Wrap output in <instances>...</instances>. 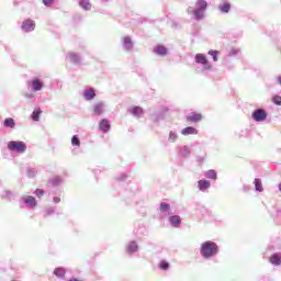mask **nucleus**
I'll return each instance as SVG.
<instances>
[{
	"instance_id": "1",
	"label": "nucleus",
	"mask_w": 281,
	"mask_h": 281,
	"mask_svg": "<svg viewBox=\"0 0 281 281\" xmlns=\"http://www.w3.org/2000/svg\"><path fill=\"white\" fill-rule=\"evenodd\" d=\"M221 254V247L216 241L206 240L200 245V256L204 260H212V258H216Z\"/></svg>"
},
{
	"instance_id": "2",
	"label": "nucleus",
	"mask_w": 281,
	"mask_h": 281,
	"mask_svg": "<svg viewBox=\"0 0 281 281\" xmlns=\"http://www.w3.org/2000/svg\"><path fill=\"white\" fill-rule=\"evenodd\" d=\"M207 10V1L196 0L195 8L189 7L187 12L188 14H193L195 21H202L205 16V11Z\"/></svg>"
},
{
	"instance_id": "3",
	"label": "nucleus",
	"mask_w": 281,
	"mask_h": 281,
	"mask_svg": "<svg viewBox=\"0 0 281 281\" xmlns=\"http://www.w3.org/2000/svg\"><path fill=\"white\" fill-rule=\"evenodd\" d=\"M7 146L11 153H18V155H23L27 150V145L22 140H10Z\"/></svg>"
},
{
	"instance_id": "4",
	"label": "nucleus",
	"mask_w": 281,
	"mask_h": 281,
	"mask_svg": "<svg viewBox=\"0 0 281 281\" xmlns=\"http://www.w3.org/2000/svg\"><path fill=\"white\" fill-rule=\"evenodd\" d=\"M194 60L196 65H202V71H212V64H210V60H207V57L205 55L199 53L195 55Z\"/></svg>"
},
{
	"instance_id": "5",
	"label": "nucleus",
	"mask_w": 281,
	"mask_h": 281,
	"mask_svg": "<svg viewBox=\"0 0 281 281\" xmlns=\"http://www.w3.org/2000/svg\"><path fill=\"white\" fill-rule=\"evenodd\" d=\"M23 205H25L27 210H34V207L38 205V202H36V198L32 195H26L21 198L20 200V207H23Z\"/></svg>"
},
{
	"instance_id": "6",
	"label": "nucleus",
	"mask_w": 281,
	"mask_h": 281,
	"mask_svg": "<svg viewBox=\"0 0 281 281\" xmlns=\"http://www.w3.org/2000/svg\"><path fill=\"white\" fill-rule=\"evenodd\" d=\"M269 114L267 113V111L262 108H258L256 109L252 114L251 117L255 122H265V120H267V116Z\"/></svg>"
},
{
	"instance_id": "7",
	"label": "nucleus",
	"mask_w": 281,
	"mask_h": 281,
	"mask_svg": "<svg viewBox=\"0 0 281 281\" xmlns=\"http://www.w3.org/2000/svg\"><path fill=\"white\" fill-rule=\"evenodd\" d=\"M21 30L25 33L34 32L36 30V22L32 19H26L22 22Z\"/></svg>"
},
{
	"instance_id": "8",
	"label": "nucleus",
	"mask_w": 281,
	"mask_h": 281,
	"mask_svg": "<svg viewBox=\"0 0 281 281\" xmlns=\"http://www.w3.org/2000/svg\"><path fill=\"white\" fill-rule=\"evenodd\" d=\"M122 47L124 52H133V47H135V42L131 36H124L121 38Z\"/></svg>"
},
{
	"instance_id": "9",
	"label": "nucleus",
	"mask_w": 281,
	"mask_h": 281,
	"mask_svg": "<svg viewBox=\"0 0 281 281\" xmlns=\"http://www.w3.org/2000/svg\"><path fill=\"white\" fill-rule=\"evenodd\" d=\"M29 87L32 88V91H42L45 83L38 77H35L29 81Z\"/></svg>"
},
{
	"instance_id": "10",
	"label": "nucleus",
	"mask_w": 281,
	"mask_h": 281,
	"mask_svg": "<svg viewBox=\"0 0 281 281\" xmlns=\"http://www.w3.org/2000/svg\"><path fill=\"white\" fill-rule=\"evenodd\" d=\"M125 251L128 256H133V254H137L139 251V245L135 240H131L125 246Z\"/></svg>"
},
{
	"instance_id": "11",
	"label": "nucleus",
	"mask_w": 281,
	"mask_h": 281,
	"mask_svg": "<svg viewBox=\"0 0 281 281\" xmlns=\"http://www.w3.org/2000/svg\"><path fill=\"white\" fill-rule=\"evenodd\" d=\"M99 128L101 133H104V134L109 133V131H111V121L108 119H102L99 122Z\"/></svg>"
},
{
	"instance_id": "12",
	"label": "nucleus",
	"mask_w": 281,
	"mask_h": 281,
	"mask_svg": "<svg viewBox=\"0 0 281 281\" xmlns=\"http://www.w3.org/2000/svg\"><path fill=\"white\" fill-rule=\"evenodd\" d=\"M211 187L212 183L209 180L203 179L198 181V189L200 190V192H207Z\"/></svg>"
},
{
	"instance_id": "13",
	"label": "nucleus",
	"mask_w": 281,
	"mask_h": 281,
	"mask_svg": "<svg viewBox=\"0 0 281 281\" xmlns=\"http://www.w3.org/2000/svg\"><path fill=\"white\" fill-rule=\"evenodd\" d=\"M104 109H106V104L104 102H98L93 105V115H102L104 113Z\"/></svg>"
},
{
	"instance_id": "14",
	"label": "nucleus",
	"mask_w": 281,
	"mask_h": 281,
	"mask_svg": "<svg viewBox=\"0 0 281 281\" xmlns=\"http://www.w3.org/2000/svg\"><path fill=\"white\" fill-rule=\"evenodd\" d=\"M67 58H69L70 63H74V65H80V63H82V57L77 53H68Z\"/></svg>"
},
{
	"instance_id": "15",
	"label": "nucleus",
	"mask_w": 281,
	"mask_h": 281,
	"mask_svg": "<svg viewBox=\"0 0 281 281\" xmlns=\"http://www.w3.org/2000/svg\"><path fill=\"white\" fill-rule=\"evenodd\" d=\"M95 98V89L89 88L83 91V100L87 102H90V100H93Z\"/></svg>"
},
{
	"instance_id": "16",
	"label": "nucleus",
	"mask_w": 281,
	"mask_h": 281,
	"mask_svg": "<svg viewBox=\"0 0 281 281\" xmlns=\"http://www.w3.org/2000/svg\"><path fill=\"white\" fill-rule=\"evenodd\" d=\"M269 261L274 267H280V265H281V254L280 252L272 254Z\"/></svg>"
},
{
	"instance_id": "17",
	"label": "nucleus",
	"mask_w": 281,
	"mask_h": 281,
	"mask_svg": "<svg viewBox=\"0 0 281 281\" xmlns=\"http://www.w3.org/2000/svg\"><path fill=\"white\" fill-rule=\"evenodd\" d=\"M181 135H184V137H188V135H199V130L192 126H188L181 130Z\"/></svg>"
},
{
	"instance_id": "18",
	"label": "nucleus",
	"mask_w": 281,
	"mask_h": 281,
	"mask_svg": "<svg viewBox=\"0 0 281 281\" xmlns=\"http://www.w3.org/2000/svg\"><path fill=\"white\" fill-rule=\"evenodd\" d=\"M154 54H157V56H168V48L164 45H157L154 48Z\"/></svg>"
},
{
	"instance_id": "19",
	"label": "nucleus",
	"mask_w": 281,
	"mask_h": 281,
	"mask_svg": "<svg viewBox=\"0 0 281 281\" xmlns=\"http://www.w3.org/2000/svg\"><path fill=\"white\" fill-rule=\"evenodd\" d=\"M128 112L134 115V117H140L144 115V109L142 106H134L128 110Z\"/></svg>"
},
{
	"instance_id": "20",
	"label": "nucleus",
	"mask_w": 281,
	"mask_h": 281,
	"mask_svg": "<svg viewBox=\"0 0 281 281\" xmlns=\"http://www.w3.org/2000/svg\"><path fill=\"white\" fill-rule=\"evenodd\" d=\"M218 10L222 14H228L229 10H232V4L229 2H223L218 4Z\"/></svg>"
},
{
	"instance_id": "21",
	"label": "nucleus",
	"mask_w": 281,
	"mask_h": 281,
	"mask_svg": "<svg viewBox=\"0 0 281 281\" xmlns=\"http://www.w3.org/2000/svg\"><path fill=\"white\" fill-rule=\"evenodd\" d=\"M169 223L172 227H179V225H181V216L179 215L170 216Z\"/></svg>"
},
{
	"instance_id": "22",
	"label": "nucleus",
	"mask_w": 281,
	"mask_h": 281,
	"mask_svg": "<svg viewBox=\"0 0 281 281\" xmlns=\"http://www.w3.org/2000/svg\"><path fill=\"white\" fill-rule=\"evenodd\" d=\"M4 128H15L16 122L12 117H7L3 122Z\"/></svg>"
},
{
	"instance_id": "23",
	"label": "nucleus",
	"mask_w": 281,
	"mask_h": 281,
	"mask_svg": "<svg viewBox=\"0 0 281 281\" xmlns=\"http://www.w3.org/2000/svg\"><path fill=\"white\" fill-rule=\"evenodd\" d=\"M202 116L200 113H191L187 116V122H201Z\"/></svg>"
},
{
	"instance_id": "24",
	"label": "nucleus",
	"mask_w": 281,
	"mask_h": 281,
	"mask_svg": "<svg viewBox=\"0 0 281 281\" xmlns=\"http://www.w3.org/2000/svg\"><path fill=\"white\" fill-rule=\"evenodd\" d=\"M204 177L206 179H212L213 181H216L218 179V175L216 173V170L210 169L204 173Z\"/></svg>"
},
{
	"instance_id": "25",
	"label": "nucleus",
	"mask_w": 281,
	"mask_h": 281,
	"mask_svg": "<svg viewBox=\"0 0 281 281\" xmlns=\"http://www.w3.org/2000/svg\"><path fill=\"white\" fill-rule=\"evenodd\" d=\"M179 139V133L177 131H170L168 136L169 144H175Z\"/></svg>"
},
{
	"instance_id": "26",
	"label": "nucleus",
	"mask_w": 281,
	"mask_h": 281,
	"mask_svg": "<svg viewBox=\"0 0 281 281\" xmlns=\"http://www.w3.org/2000/svg\"><path fill=\"white\" fill-rule=\"evenodd\" d=\"M254 184L256 192H265V189L262 188V180H260V178H256L254 180Z\"/></svg>"
},
{
	"instance_id": "27",
	"label": "nucleus",
	"mask_w": 281,
	"mask_h": 281,
	"mask_svg": "<svg viewBox=\"0 0 281 281\" xmlns=\"http://www.w3.org/2000/svg\"><path fill=\"white\" fill-rule=\"evenodd\" d=\"M41 113H43V111L41 110V108H38V109H36V110H34V111L32 112L31 117H32L33 122H40V120H41Z\"/></svg>"
},
{
	"instance_id": "28",
	"label": "nucleus",
	"mask_w": 281,
	"mask_h": 281,
	"mask_svg": "<svg viewBox=\"0 0 281 281\" xmlns=\"http://www.w3.org/2000/svg\"><path fill=\"white\" fill-rule=\"evenodd\" d=\"M79 5L80 8H82V10H86V11L91 10V1L89 0H80Z\"/></svg>"
},
{
	"instance_id": "29",
	"label": "nucleus",
	"mask_w": 281,
	"mask_h": 281,
	"mask_svg": "<svg viewBox=\"0 0 281 281\" xmlns=\"http://www.w3.org/2000/svg\"><path fill=\"white\" fill-rule=\"evenodd\" d=\"M37 170H36V168H34V167H29L27 169H26V177H29V179H34V177H36V175H37Z\"/></svg>"
},
{
	"instance_id": "30",
	"label": "nucleus",
	"mask_w": 281,
	"mask_h": 281,
	"mask_svg": "<svg viewBox=\"0 0 281 281\" xmlns=\"http://www.w3.org/2000/svg\"><path fill=\"white\" fill-rule=\"evenodd\" d=\"M159 211L161 212V214H168V212H170V204L161 202Z\"/></svg>"
},
{
	"instance_id": "31",
	"label": "nucleus",
	"mask_w": 281,
	"mask_h": 281,
	"mask_svg": "<svg viewBox=\"0 0 281 281\" xmlns=\"http://www.w3.org/2000/svg\"><path fill=\"white\" fill-rule=\"evenodd\" d=\"M56 213V206H50L44 210V218H47V216H52V214Z\"/></svg>"
},
{
	"instance_id": "32",
	"label": "nucleus",
	"mask_w": 281,
	"mask_h": 281,
	"mask_svg": "<svg viewBox=\"0 0 281 281\" xmlns=\"http://www.w3.org/2000/svg\"><path fill=\"white\" fill-rule=\"evenodd\" d=\"M65 273H66V271L64 268H56L54 270V276H56V278L63 279V278H65Z\"/></svg>"
},
{
	"instance_id": "33",
	"label": "nucleus",
	"mask_w": 281,
	"mask_h": 281,
	"mask_svg": "<svg viewBox=\"0 0 281 281\" xmlns=\"http://www.w3.org/2000/svg\"><path fill=\"white\" fill-rule=\"evenodd\" d=\"M190 154H191L190 147L188 146H183L179 153L180 157H184V158L188 157Z\"/></svg>"
},
{
	"instance_id": "34",
	"label": "nucleus",
	"mask_w": 281,
	"mask_h": 281,
	"mask_svg": "<svg viewBox=\"0 0 281 281\" xmlns=\"http://www.w3.org/2000/svg\"><path fill=\"white\" fill-rule=\"evenodd\" d=\"M15 194L12 191H4L2 194V199H7V201H12L14 199Z\"/></svg>"
},
{
	"instance_id": "35",
	"label": "nucleus",
	"mask_w": 281,
	"mask_h": 281,
	"mask_svg": "<svg viewBox=\"0 0 281 281\" xmlns=\"http://www.w3.org/2000/svg\"><path fill=\"white\" fill-rule=\"evenodd\" d=\"M159 269H161V271H168V269H170V262L161 260L159 262Z\"/></svg>"
},
{
	"instance_id": "36",
	"label": "nucleus",
	"mask_w": 281,
	"mask_h": 281,
	"mask_svg": "<svg viewBox=\"0 0 281 281\" xmlns=\"http://www.w3.org/2000/svg\"><path fill=\"white\" fill-rule=\"evenodd\" d=\"M23 97L29 102H34V100H36V94H34L33 92H26V93L23 94Z\"/></svg>"
},
{
	"instance_id": "37",
	"label": "nucleus",
	"mask_w": 281,
	"mask_h": 281,
	"mask_svg": "<svg viewBox=\"0 0 281 281\" xmlns=\"http://www.w3.org/2000/svg\"><path fill=\"white\" fill-rule=\"evenodd\" d=\"M71 146H76L77 148H79V146H80V138L78 137V135H74L71 137Z\"/></svg>"
},
{
	"instance_id": "38",
	"label": "nucleus",
	"mask_w": 281,
	"mask_h": 281,
	"mask_svg": "<svg viewBox=\"0 0 281 281\" xmlns=\"http://www.w3.org/2000/svg\"><path fill=\"white\" fill-rule=\"evenodd\" d=\"M209 56H212L214 63H218V50H209Z\"/></svg>"
},
{
	"instance_id": "39",
	"label": "nucleus",
	"mask_w": 281,
	"mask_h": 281,
	"mask_svg": "<svg viewBox=\"0 0 281 281\" xmlns=\"http://www.w3.org/2000/svg\"><path fill=\"white\" fill-rule=\"evenodd\" d=\"M50 183H52V186H60V183H63V178H60V177H55V178H53L52 180H50Z\"/></svg>"
},
{
	"instance_id": "40",
	"label": "nucleus",
	"mask_w": 281,
	"mask_h": 281,
	"mask_svg": "<svg viewBox=\"0 0 281 281\" xmlns=\"http://www.w3.org/2000/svg\"><path fill=\"white\" fill-rule=\"evenodd\" d=\"M272 102H273V104H277V106H281V97L280 95H274L273 98H272Z\"/></svg>"
},
{
	"instance_id": "41",
	"label": "nucleus",
	"mask_w": 281,
	"mask_h": 281,
	"mask_svg": "<svg viewBox=\"0 0 281 281\" xmlns=\"http://www.w3.org/2000/svg\"><path fill=\"white\" fill-rule=\"evenodd\" d=\"M34 194H35L38 199H41V196H43V195L45 194V190H43V189H36L35 192H34Z\"/></svg>"
},
{
	"instance_id": "42",
	"label": "nucleus",
	"mask_w": 281,
	"mask_h": 281,
	"mask_svg": "<svg viewBox=\"0 0 281 281\" xmlns=\"http://www.w3.org/2000/svg\"><path fill=\"white\" fill-rule=\"evenodd\" d=\"M127 177L128 176L126 173H121L116 177V181H126Z\"/></svg>"
},
{
	"instance_id": "43",
	"label": "nucleus",
	"mask_w": 281,
	"mask_h": 281,
	"mask_svg": "<svg viewBox=\"0 0 281 281\" xmlns=\"http://www.w3.org/2000/svg\"><path fill=\"white\" fill-rule=\"evenodd\" d=\"M43 3H44V5L49 8V5H52L54 3V0H43Z\"/></svg>"
},
{
	"instance_id": "44",
	"label": "nucleus",
	"mask_w": 281,
	"mask_h": 281,
	"mask_svg": "<svg viewBox=\"0 0 281 281\" xmlns=\"http://www.w3.org/2000/svg\"><path fill=\"white\" fill-rule=\"evenodd\" d=\"M238 49H236V48H233V49H231V52H229V56H236L237 54H238Z\"/></svg>"
},
{
	"instance_id": "45",
	"label": "nucleus",
	"mask_w": 281,
	"mask_h": 281,
	"mask_svg": "<svg viewBox=\"0 0 281 281\" xmlns=\"http://www.w3.org/2000/svg\"><path fill=\"white\" fill-rule=\"evenodd\" d=\"M53 203H60V198L54 196L53 198Z\"/></svg>"
},
{
	"instance_id": "46",
	"label": "nucleus",
	"mask_w": 281,
	"mask_h": 281,
	"mask_svg": "<svg viewBox=\"0 0 281 281\" xmlns=\"http://www.w3.org/2000/svg\"><path fill=\"white\" fill-rule=\"evenodd\" d=\"M251 188L249 186H244V192H249Z\"/></svg>"
},
{
	"instance_id": "47",
	"label": "nucleus",
	"mask_w": 281,
	"mask_h": 281,
	"mask_svg": "<svg viewBox=\"0 0 281 281\" xmlns=\"http://www.w3.org/2000/svg\"><path fill=\"white\" fill-rule=\"evenodd\" d=\"M277 82H278V85H281V76H279V77L277 78Z\"/></svg>"
},
{
	"instance_id": "48",
	"label": "nucleus",
	"mask_w": 281,
	"mask_h": 281,
	"mask_svg": "<svg viewBox=\"0 0 281 281\" xmlns=\"http://www.w3.org/2000/svg\"><path fill=\"white\" fill-rule=\"evenodd\" d=\"M69 281H79L78 279H76V278H72V279H70Z\"/></svg>"
},
{
	"instance_id": "49",
	"label": "nucleus",
	"mask_w": 281,
	"mask_h": 281,
	"mask_svg": "<svg viewBox=\"0 0 281 281\" xmlns=\"http://www.w3.org/2000/svg\"><path fill=\"white\" fill-rule=\"evenodd\" d=\"M103 1H109V0H103Z\"/></svg>"
}]
</instances>
